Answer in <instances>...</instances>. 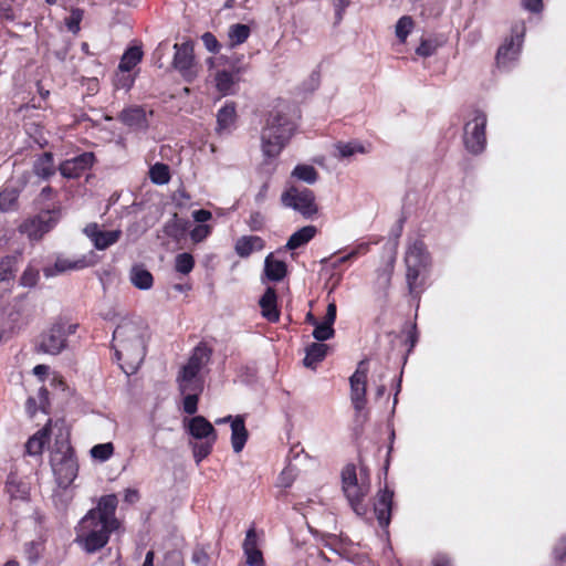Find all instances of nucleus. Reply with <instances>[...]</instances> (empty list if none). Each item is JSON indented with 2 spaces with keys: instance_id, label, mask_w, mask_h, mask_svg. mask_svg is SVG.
<instances>
[{
  "instance_id": "obj_5",
  "label": "nucleus",
  "mask_w": 566,
  "mask_h": 566,
  "mask_svg": "<svg viewBox=\"0 0 566 566\" xmlns=\"http://www.w3.org/2000/svg\"><path fill=\"white\" fill-rule=\"evenodd\" d=\"M50 464L56 485L60 489H70L78 474V461L67 438L55 440Z\"/></svg>"
},
{
  "instance_id": "obj_25",
  "label": "nucleus",
  "mask_w": 566,
  "mask_h": 566,
  "mask_svg": "<svg viewBox=\"0 0 566 566\" xmlns=\"http://www.w3.org/2000/svg\"><path fill=\"white\" fill-rule=\"evenodd\" d=\"M188 431L195 439L217 440V433L213 426L202 416H195L189 420Z\"/></svg>"
},
{
  "instance_id": "obj_44",
  "label": "nucleus",
  "mask_w": 566,
  "mask_h": 566,
  "mask_svg": "<svg viewBox=\"0 0 566 566\" xmlns=\"http://www.w3.org/2000/svg\"><path fill=\"white\" fill-rule=\"evenodd\" d=\"M44 552V543L42 541H31L24 544V554L30 565L39 563Z\"/></svg>"
},
{
  "instance_id": "obj_56",
  "label": "nucleus",
  "mask_w": 566,
  "mask_h": 566,
  "mask_svg": "<svg viewBox=\"0 0 566 566\" xmlns=\"http://www.w3.org/2000/svg\"><path fill=\"white\" fill-rule=\"evenodd\" d=\"M201 40L206 49L211 53H218L221 49V45L217 38L211 32H206L201 35Z\"/></svg>"
},
{
  "instance_id": "obj_48",
  "label": "nucleus",
  "mask_w": 566,
  "mask_h": 566,
  "mask_svg": "<svg viewBox=\"0 0 566 566\" xmlns=\"http://www.w3.org/2000/svg\"><path fill=\"white\" fill-rule=\"evenodd\" d=\"M72 499L73 494L70 489H60L57 486L52 494L54 506L60 511L66 510Z\"/></svg>"
},
{
  "instance_id": "obj_61",
  "label": "nucleus",
  "mask_w": 566,
  "mask_h": 566,
  "mask_svg": "<svg viewBox=\"0 0 566 566\" xmlns=\"http://www.w3.org/2000/svg\"><path fill=\"white\" fill-rule=\"evenodd\" d=\"M522 6L525 10L538 13L543 9V1L542 0H522Z\"/></svg>"
},
{
  "instance_id": "obj_21",
  "label": "nucleus",
  "mask_w": 566,
  "mask_h": 566,
  "mask_svg": "<svg viewBox=\"0 0 566 566\" xmlns=\"http://www.w3.org/2000/svg\"><path fill=\"white\" fill-rule=\"evenodd\" d=\"M179 391L202 392L205 378L202 374L191 371L181 367L176 378Z\"/></svg>"
},
{
  "instance_id": "obj_55",
  "label": "nucleus",
  "mask_w": 566,
  "mask_h": 566,
  "mask_svg": "<svg viewBox=\"0 0 566 566\" xmlns=\"http://www.w3.org/2000/svg\"><path fill=\"white\" fill-rule=\"evenodd\" d=\"M437 51V44L432 40H422L416 49V53L422 57H429Z\"/></svg>"
},
{
  "instance_id": "obj_19",
  "label": "nucleus",
  "mask_w": 566,
  "mask_h": 566,
  "mask_svg": "<svg viewBox=\"0 0 566 566\" xmlns=\"http://www.w3.org/2000/svg\"><path fill=\"white\" fill-rule=\"evenodd\" d=\"M337 307L334 302L329 303L326 308V314L322 322L314 326L313 337L317 342H325L334 337L335 329L334 323L336 321Z\"/></svg>"
},
{
  "instance_id": "obj_64",
  "label": "nucleus",
  "mask_w": 566,
  "mask_h": 566,
  "mask_svg": "<svg viewBox=\"0 0 566 566\" xmlns=\"http://www.w3.org/2000/svg\"><path fill=\"white\" fill-rule=\"evenodd\" d=\"M433 566H452L450 558L447 555L438 554L432 559Z\"/></svg>"
},
{
  "instance_id": "obj_37",
  "label": "nucleus",
  "mask_w": 566,
  "mask_h": 566,
  "mask_svg": "<svg viewBox=\"0 0 566 566\" xmlns=\"http://www.w3.org/2000/svg\"><path fill=\"white\" fill-rule=\"evenodd\" d=\"M20 253L6 255L0 260V282L10 281L18 271Z\"/></svg>"
},
{
  "instance_id": "obj_7",
  "label": "nucleus",
  "mask_w": 566,
  "mask_h": 566,
  "mask_svg": "<svg viewBox=\"0 0 566 566\" xmlns=\"http://www.w3.org/2000/svg\"><path fill=\"white\" fill-rule=\"evenodd\" d=\"M342 488L354 512L357 515H364L367 512L364 499L370 489L368 478H364L361 474L358 479L356 467L347 464L342 471Z\"/></svg>"
},
{
  "instance_id": "obj_11",
  "label": "nucleus",
  "mask_w": 566,
  "mask_h": 566,
  "mask_svg": "<svg viewBox=\"0 0 566 566\" xmlns=\"http://www.w3.org/2000/svg\"><path fill=\"white\" fill-rule=\"evenodd\" d=\"M525 23L522 21L512 27L510 39L499 48L496 63L500 67L509 69L518 57L525 35Z\"/></svg>"
},
{
  "instance_id": "obj_1",
  "label": "nucleus",
  "mask_w": 566,
  "mask_h": 566,
  "mask_svg": "<svg viewBox=\"0 0 566 566\" xmlns=\"http://www.w3.org/2000/svg\"><path fill=\"white\" fill-rule=\"evenodd\" d=\"M118 500L115 494L103 495L97 505L91 509L75 526L74 543L87 554L104 548L111 534L119 528L116 517Z\"/></svg>"
},
{
  "instance_id": "obj_36",
  "label": "nucleus",
  "mask_w": 566,
  "mask_h": 566,
  "mask_svg": "<svg viewBox=\"0 0 566 566\" xmlns=\"http://www.w3.org/2000/svg\"><path fill=\"white\" fill-rule=\"evenodd\" d=\"M327 348V345L322 343H312L308 345L306 347L304 365L310 368H315V366L325 358Z\"/></svg>"
},
{
  "instance_id": "obj_29",
  "label": "nucleus",
  "mask_w": 566,
  "mask_h": 566,
  "mask_svg": "<svg viewBox=\"0 0 566 566\" xmlns=\"http://www.w3.org/2000/svg\"><path fill=\"white\" fill-rule=\"evenodd\" d=\"M334 149L333 156L338 160H349L356 154L368 153L366 146L358 140L338 142L335 144Z\"/></svg>"
},
{
  "instance_id": "obj_14",
  "label": "nucleus",
  "mask_w": 566,
  "mask_h": 566,
  "mask_svg": "<svg viewBox=\"0 0 566 566\" xmlns=\"http://www.w3.org/2000/svg\"><path fill=\"white\" fill-rule=\"evenodd\" d=\"M95 161V155L91 151L82 153L73 158L62 161L59 166L60 174L67 179L80 178Z\"/></svg>"
},
{
  "instance_id": "obj_3",
  "label": "nucleus",
  "mask_w": 566,
  "mask_h": 566,
  "mask_svg": "<svg viewBox=\"0 0 566 566\" xmlns=\"http://www.w3.org/2000/svg\"><path fill=\"white\" fill-rule=\"evenodd\" d=\"M406 280L409 293L418 297L424 289V279L431 268V256L420 238H409L405 253Z\"/></svg>"
},
{
  "instance_id": "obj_63",
  "label": "nucleus",
  "mask_w": 566,
  "mask_h": 566,
  "mask_svg": "<svg viewBox=\"0 0 566 566\" xmlns=\"http://www.w3.org/2000/svg\"><path fill=\"white\" fill-rule=\"evenodd\" d=\"M349 0H337L334 4L335 8V15H336V22H340L343 19V14L346 11L347 7L349 6Z\"/></svg>"
},
{
  "instance_id": "obj_38",
  "label": "nucleus",
  "mask_w": 566,
  "mask_h": 566,
  "mask_svg": "<svg viewBox=\"0 0 566 566\" xmlns=\"http://www.w3.org/2000/svg\"><path fill=\"white\" fill-rule=\"evenodd\" d=\"M143 59V51L138 46H132L123 54L118 69L122 72L132 71Z\"/></svg>"
},
{
  "instance_id": "obj_33",
  "label": "nucleus",
  "mask_w": 566,
  "mask_h": 566,
  "mask_svg": "<svg viewBox=\"0 0 566 566\" xmlns=\"http://www.w3.org/2000/svg\"><path fill=\"white\" fill-rule=\"evenodd\" d=\"M286 264L281 260H275L270 253L264 260V275L269 281L280 282L286 275Z\"/></svg>"
},
{
  "instance_id": "obj_60",
  "label": "nucleus",
  "mask_w": 566,
  "mask_h": 566,
  "mask_svg": "<svg viewBox=\"0 0 566 566\" xmlns=\"http://www.w3.org/2000/svg\"><path fill=\"white\" fill-rule=\"evenodd\" d=\"M555 559L562 562L566 557V537H562L553 551Z\"/></svg>"
},
{
  "instance_id": "obj_30",
  "label": "nucleus",
  "mask_w": 566,
  "mask_h": 566,
  "mask_svg": "<svg viewBox=\"0 0 566 566\" xmlns=\"http://www.w3.org/2000/svg\"><path fill=\"white\" fill-rule=\"evenodd\" d=\"M248 436L249 434L243 417H234L231 423V444L235 453H239L243 450L248 440Z\"/></svg>"
},
{
  "instance_id": "obj_39",
  "label": "nucleus",
  "mask_w": 566,
  "mask_h": 566,
  "mask_svg": "<svg viewBox=\"0 0 566 566\" xmlns=\"http://www.w3.org/2000/svg\"><path fill=\"white\" fill-rule=\"evenodd\" d=\"M46 439L48 430L45 428L39 430L27 441L25 453L33 457L42 454Z\"/></svg>"
},
{
  "instance_id": "obj_45",
  "label": "nucleus",
  "mask_w": 566,
  "mask_h": 566,
  "mask_svg": "<svg viewBox=\"0 0 566 566\" xmlns=\"http://www.w3.org/2000/svg\"><path fill=\"white\" fill-rule=\"evenodd\" d=\"M193 266H195V259L190 253L184 252V253H179L176 255V258H175L176 272L187 275L193 270Z\"/></svg>"
},
{
  "instance_id": "obj_58",
  "label": "nucleus",
  "mask_w": 566,
  "mask_h": 566,
  "mask_svg": "<svg viewBox=\"0 0 566 566\" xmlns=\"http://www.w3.org/2000/svg\"><path fill=\"white\" fill-rule=\"evenodd\" d=\"M294 481V472L292 468L284 469L277 478V486L290 488Z\"/></svg>"
},
{
  "instance_id": "obj_59",
  "label": "nucleus",
  "mask_w": 566,
  "mask_h": 566,
  "mask_svg": "<svg viewBox=\"0 0 566 566\" xmlns=\"http://www.w3.org/2000/svg\"><path fill=\"white\" fill-rule=\"evenodd\" d=\"M191 559L197 566H208L209 564V555L201 548L193 551Z\"/></svg>"
},
{
  "instance_id": "obj_62",
  "label": "nucleus",
  "mask_w": 566,
  "mask_h": 566,
  "mask_svg": "<svg viewBox=\"0 0 566 566\" xmlns=\"http://www.w3.org/2000/svg\"><path fill=\"white\" fill-rule=\"evenodd\" d=\"M211 218H212V213L209 210L199 209V210L192 211V219L200 224H205V222H207Z\"/></svg>"
},
{
  "instance_id": "obj_6",
  "label": "nucleus",
  "mask_w": 566,
  "mask_h": 566,
  "mask_svg": "<svg viewBox=\"0 0 566 566\" xmlns=\"http://www.w3.org/2000/svg\"><path fill=\"white\" fill-rule=\"evenodd\" d=\"M78 324L59 318L48 329L41 333L35 344V352L56 356L67 347V339L75 334Z\"/></svg>"
},
{
  "instance_id": "obj_54",
  "label": "nucleus",
  "mask_w": 566,
  "mask_h": 566,
  "mask_svg": "<svg viewBox=\"0 0 566 566\" xmlns=\"http://www.w3.org/2000/svg\"><path fill=\"white\" fill-rule=\"evenodd\" d=\"M247 224L252 231H260L264 228L265 218L260 211H253L249 219L247 220Z\"/></svg>"
},
{
  "instance_id": "obj_40",
  "label": "nucleus",
  "mask_w": 566,
  "mask_h": 566,
  "mask_svg": "<svg viewBox=\"0 0 566 566\" xmlns=\"http://www.w3.org/2000/svg\"><path fill=\"white\" fill-rule=\"evenodd\" d=\"M291 176L297 180L304 181L308 185H313L318 179V172L311 165L300 164L294 167Z\"/></svg>"
},
{
  "instance_id": "obj_50",
  "label": "nucleus",
  "mask_w": 566,
  "mask_h": 566,
  "mask_svg": "<svg viewBox=\"0 0 566 566\" xmlns=\"http://www.w3.org/2000/svg\"><path fill=\"white\" fill-rule=\"evenodd\" d=\"M184 396L182 408L188 415H195L198 410V401L201 392L180 391Z\"/></svg>"
},
{
  "instance_id": "obj_51",
  "label": "nucleus",
  "mask_w": 566,
  "mask_h": 566,
  "mask_svg": "<svg viewBox=\"0 0 566 566\" xmlns=\"http://www.w3.org/2000/svg\"><path fill=\"white\" fill-rule=\"evenodd\" d=\"M212 231V227L209 224H198L190 231V239L195 243L202 242L207 239Z\"/></svg>"
},
{
  "instance_id": "obj_27",
  "label": "nucleus",
  "mask_w": 566,
  "mask_h": 566,
  "mask_svg": "<svg viewBox=\"0 0 566 566\" xmlns=\"http://www.w3.org/2000/svg\"><path fill=\"white\" fill-rule=\"evenodd\" d=\"M6 492L11 500L29 501L30 486L22 481L15 473H9L6 481Z\"/></svg>"
},
{
  "instance_id": "obj_10",
  "label": "nucleus",
  "mask_w": 566,
  "mask_h": 566,
  "mask_svg": "<svg viewBox=\"0 0 566 566\" xmlns=\"http://www.w3.org/2000/svg\"><path fill=\"white\" fill-rule=\"evenodd\" d=\"M59 222V214L55 211L46 210L28 218L21 222L18 230L32 241H38L50 232Z\"/></svg>"
},
{
  "instance_id": "obj_35",
  "label": "nucleus",
  "mask_w": 566,
  "mask_h": 566,
  "mask_svg": "<svg viewBox=\"0 0 566 566\" xmlns=\"http://www.w3.org/2000/svg\"><path fill=\"white\" fill-rule=\"evenodd\" d=\"M85 266V262L83 260L70 261L66 259H57L53 266H45L43 269V274L45 277H52L59 273L69 271V270H77L83 269Z\"/></svg>"
},
{
  "instance_id": "obj_4",
  "label": "nucleus",
  "mask_w": 566,
  "mask_h": 566,
  "mask_svg": "<svg viewBox=\"0 0 566 566\" xmlns=\"http://www.w3.org/2000/svg\"><path fill=\"white\" fill-rule=\"evenodd\" d=\"M295 130V124L281 112H271L261 132V148L268 159L276 158Z\"/></svg>"
},
{
  "instance_id": "obj_49",
  "label": "nucleus",
  "mask_w": 566,
  "mask_h": 566,
  "mask_svg": "<svg viewBox=\"0 0 566 566\" xmlns=\"http://www.w3.org/2000/svg\"><path fill=\"white\" fill-rule=\"evenodd\" d=\"M205 441L196 442L192 444L193 458L197 463L207 458L213 448L216 440L203 439Z\"/></svg>"
},
{
  "instance_id": "obj_57",
  "label": "nucleus",
  "mask_w": 566,
  "mask_h": 566,
  "mask_svg": "<svg viewBox=\"0 0 566 566\" xmlns=\"http://www.w3.org/2000/svg\"><path fill=\"white\" fill-rule=\"evenodd\" d=\"M163 566H184L182 555L179 551L167 552Z\"/></svg>"
},
{
  "instance_id": "obj_22",
  "label": "nucleus",
  "mask_w": 566,
  "mask_h": 566,
  "mask_svg": "<svg viewBox=\"0 0 566 566\" xmlns=\"http://www.w3.org/2000/svg\"><path fill=\"white\" fill-rule=\"evenodd\" d=\"M264 248L265 241L259 235H242L234 243V252L242 259H247Z\"/></svg>"
},
{
  "instance_id": "obj_13",
  "label": "nucleus",
  "mask_w": 566,
  "mask_h": 566,
  "mask_svg": "<svg viewBox=\"0 0 566 566\" xmlns=\"http://www.w3.org/2000/svg\"><path fill=\"white\" fill-rule=\"evenodd\" d=\"M369 371L368 359L358 363L356 370L349 377L350 401L354 409L359 412L366 406L367 376Z\"/></svg>"
},
{
  "instance_id": "obj_46",
  "label": "nucleus",
  "mask_w": 566,
  "mask_h": 566,
  "mask_svg": "<svg viewBox=\"0 0 566 566\" xmlns=\"http://www.w3.org/2000/svg\"><path fill=\"white\" fill-rule=\"evenodd\" d=\"M91 457L99 462H105L114 454V444L112 442L95 444L90 450Z\"/></svg>"
},
{
  "instance_id": "obj_28",
  "label": "nucleus",
  "mask_w": 566,
  "mask_h": 566,
  "mask_svg": "<svg viewBox=\"0 0 566 566\" xmlns=\"http://www.w3.org/2000/svg\"><path fill=\"white\" fill-rule=\"evenodd\" d=\"M316 234L317 228L315 226L310 224L302 227L290 235L285 244V249L293 251L302 248L306 245L311 240H313Z\"/></svg>"
},
{
  "instance_id": "obj_23",
  "label": "nucleus",
  "mask_w": 566,
  "mask_h": 566,
  "mask_svg": "<svg viewBox=\"0 0 566 566\" xmlns=\"http://www.w3.org/2000/svg\"><path fill=\"white\" fill-rule=\"evenodd\" d=\"M235 105L232 102H228L217 113V133L219 135L230 134L235 126Z\"/></svg>"
},
{
  "instance_id": "obj_18",
  "label": "nucleus",
  "mask_w": 566,
  "mask_h": 566,
  "mask_svg": "<svg viewBox=\"0 0 566 566\" xmlns=\"http://www.w3.org/2000/svg\"><path fill=\"white\" fill-rule=\"evenodd\" d=\"M118 119L134 130H146L149 126L146 109L143 106H128L124 108Z\"/></svg>"
},
{
  "instance_id": "obj_24",
  "label": "nucleus",
  "mask_w": 566,
  "mask_h": 566,
  "mask_svg": "<svg viewBox=\"0 0 566 566\" xmlns=\"http://www.w3.org/2000/svg\"><path fill=\"white\" fill-rule=\"evenodd\" d=\"M20 193V187L6 182L0 189V212L7 213L18 210Z\"/></svg>"
},
{
  "instance_id": "obj_42",
  "label": "nucleus",
  "mask_w": 566,
  "mask_h": 566,
  "mask_svg": "<svg viewBox=\"0 0 566 566\" xmlns=\"http://www.w3.org/2000/svg\"><path fill=\"white\" fill-rule=\"evenodd\" d=\"M251 30L250 27L242 23H235L232 24L229 28V40H230V46L234 48L237 45H240L244 43L248 38L250 36Z\"/></svg>"
},
{
  "instance_id": "obj_32",
  "label": "nucleus",
  "mask_w": 566,
  "mask_h": 566,
  "mask_svg": "<svg viewBox=\"0 0 566 566\" xmlns=\"http://www.w3.org/2000/svg\"><path fill=\"white\" fill-rule=\"evenodd\" d=\"M216 87L223 96L231 95L235 92L239 82L238 74L229 71H218L214 76Z\"/></svg>"
},
{
  "instance_id": "obj_9",
  "label": "nucleus",
  "mask_w": 566,
  "mask_h": 566,
  "mask_svg": "<svg viewBox=\"0 0 566 566\" xmlns=\"http://www.w3.org/2000/svg\"><path fill=\"white\" fill-rule=\"evenodd\" d=\"M281 202L305 219H312L318 212L314 192L305 187L289 186L281 195Z\"/></svg>"
},
{
  "instance_id": "obj_15",
  "label": "nucleus",
  "mask_w": 566,
  "mask_h": 566,
  "mask_svg": "<svg viewBox=\"0 0 566 566\" xmlns=\"http://www.w3.org/2000/svg\"><path fill=\"white\" fill-rule=\"evenodd\" d=\"M83 232L96 250H106L115 244L122 235L120 230H102L96 222L88 223Z\"/></svg>"
},
{
  "instance_id": "obj_47",
  "label": "nucleus",
  "mask_w": 566,
  "mask_h": 566,
  "mask_svg": "<svg viewBox=\"0 0 566 566\" xmlns=\"http://www.w3.org/2000/svg\"><path fill=\"white\" fill-rule=\"evenodd\" d=\"M412 28H413V20L409 15H403L397 21L396 28H395V33L401 43L406 42L408 35L412 31Z\"/></svg>"
},
{
  "instance_id": "obj_43",
  "label": "nucleus",
  "mask_w": 566,
  "mask_h": 566,
  "mask_svg": "<svg viewBox=\"0 0 566 566\" xmlns=\"http://www.w3.org/2000/svg\"><path fill=\"white\" fill-rule=\"evenodd\" d=\"M149 178L156 185H166L170 180L169 167L166 164L157 163L149 169Z\"/></svg>"
},
{
  "instance_id": "obj_16",
  "label": "nucleus",
  "mask_w": 566,
  "mask_h": 566,
  "mask_svg": "<svg viewBox=\"0 0 566 566\" xmlns=\"http://www.w3.org/2000/svg\"><path fill=\"white\" fill-rule=\"evenodd\" d=\"M394 504V491L387 486L379 490L377 493L376 501L374 503V511L378 521V524L382 528H387L391 521V510Z\"/></svg>"
},
{
  "instance_id": "obj_31",
  "label": "nucleus",
  "mask_w": 566,
  "mask_h": 566,
  "mask_svg": "<svg viewBox=\"0 0 566 566\" xmlns=\"http://www.w3.org/2000/svg\"><path fill=\"white\" fill-rule=\"evenodd\" d=\"M33 172L43 180L50 179L55 175V165L52 153L41 154L33 163Z\"/></svg>"
},
{
  "instance_id": "obj_53",
  "label": "nucleus",
  "mask_w": 566,
  "mask_h": 566,
  "mask_svg": "<svg viewBox=\"0 0 566 566\" xmlns=\"http://www.w3.org/2000/svg\"><path fill=\"white\" fill-rule=\"evenodd\" d=\"M83 18V11L81 9H73L70 17L66 19V27L72 33L80 31V23Z\"/></svg>"
},
{
  "instance_id": "obj_20",
  "label": "nucleus",
  "mask_w": 566,
  "mask_h": 566,
  "mask_svg": "<svg viewBox=\"0 0 566 566\" xmlns=\"http://www.w3.org/2000/svg\"><path fill=\"white\" fill-rule=\"evenodd\" d=\"M212 350L205 343H199L191 352L188 361L182 368L202 374L203 368L211 360Z\"/></svg>"
},
{
  "instance_id": "obj_12",
  "label": "nucleus",
  "mask_w": 566,
  "mask_h": 566,
  "mask_svg": "<svg viewBox=\"0 0 566 566\" xmlns=\"http://www.w3.org/2000/svg\"><path fill=\"white\" fill-rule=\"evenodd\" d=\"M172 66L181 77L190 83L198 76V64L195 61L193 44L190 41L174 45Z\"/></svg>"
},
{
  "instance_id": "obj_52",
  "label": "nucleus",
  "mask_w": 566,
  "mask_h": 566,
  "mask_svg": "<svg viewBox=\"0 0 566 566\" xmlns=\"http://www.w3.org/2000/svg\"><path fill=\"white\" fill-rule=\"evenodd\" d=\"M38 281H39V271L31 266L27 268L20 277L21 284L25 287L35 286Z\"/></svg>"
},
{
  "instance_id": "obj_34",
  "label": "nucleus",
  "mask_w": 566,
  "mask_h": 566,
  "mask_svg": "<svg viewBox=\"0 0 566 566\" xmlns=\"http://www.w3.org/2000/svg\"><path fill=\"white\" fill-rule=\"evenodd\" d=\"M129 280L135 287L144 291L151 289L154 284L153 274L140 264L130 269Z\"/></svg>"
},
{
  "instance_id": "obj_2",
  "label": "nucleus",
  "mask_w": 566,
  "mask_h": 566,
  "mask_svg": "<svg viewBox=\"0 0 566 566\" xmlns=\"http://www.w3.org/2000/svg\"><path fill=\"white\" fill-rule=\"evenodd\" d=\"M143 324L134 319H123L113 333L112 347L117 361L125 374L137 371L146 356V344Z\"/></svg>"
},
{
  "instance_id": "obj_26",
  "label": "nucleus",
  "mask_w": 566,
  "mask_h": 566,
  "mask_svg": "<svg viewBox=\"0 0 566 566\" xmlns=\"http://www.w3.org/2000/svg\"><path fill=\"white\" fill-rule=\"evenodd\" d=\"M276 292L273 287L269 286L259 301L262 316L271 323H275L280 318V312L276 306Z\"/></svg>"
},
{
  "instance_id": "obj_17",
  "label": "nucleus",
  "mask_w": 566,
  "mask_h": 566,
  "mask_svg": "<svg viewBox=\"0 0 566 566\" xmlns=\"http://www.w3.org/2000/svg\"><path fill=\"white\" fill-rule=\"evenodd\" d=\"M242 549L245 556L248 566H263L264 558L261 549L259 548L258 535L255 527L252 525L245 533V538L242 544Z\"/></svg>"
},
{
  "instance_id": "obj_8",
  "label": "nucleus",
  "mask_w": 566,
  "mask_h": 566,
  "mask_svg": "<svg viewBox=\"0 0 566 566\" xmlns=\"http://www.w3.org/2000/svg\"><path fill=\"white\" fill-rule=\"evenodd\" d=\"M486 115L480 109H473L464 122L463 144L472 155H479L485 149Z\"/></svg>"
},
{
  "instance_id": "obj_41",
  "label": "nucleus",
  "mask_w": 566,
  "mask_h": 566,
  "mask_svg": "<svg viewBox=\"0 0 566 566\" xmlns=\"http://www.w3.org/2000/svg\"><path fill=\"white\" fill-rule=\"evenodd\" d=\"M369 250V243L367 242H360L357 245H355L352 250H349L346 254L343 256L335 259L331 262V268L333 270H336L340 264H344L346 262H352L356 260L358 256L364 255Z\"/></svg>"
}]
</instances>
